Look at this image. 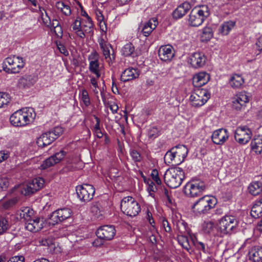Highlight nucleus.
<instances>
[{
	"label": "nucleus",
	"mask_w": 262,
	"mask_h": 262,
	"mask_svg": "<svg viewBox=\"0 0 262 262\" xmlns=\"http://www.w3.org/2000/svg\"><path fill=\"white\" fill-rule=\"evenodd\" d=\"M98 42L105 59L108 61L114 60V56L112 55V57H111L110 48H111V45L102 37L98 40Z\"/></svg>",
	"instance_id": "393cba45"
},
{
	"label": "nucleus",
	"mask_w": 262,
	"mask_h": 262,
	"mask_svg": "<svg viewBox=\"0 0 262 262\" xmlns=\"http://www.w3.org/2000/svg\"><path fill=\"white\" fill-rule=\"evenodd\" d=\"M81 99L86 106H88L90 105L91 102L89 94L88 91L85 89L82 91Z\"/></svg>",
	"instance_id": "49530a36"
},
{
	"label": "nucleus",
	"mask_w": 262,
	"mask_h": 262,
	"mask_svg": "<svg viewBox=\"0 0 262 262\" xmlns=\"http://www.w3.org/2000/svg\"><path fill=\"white\" fill-rule=\"evenodd\" d=\"M63 128L56 126L52 130L43 133L37 138L36 143L38 146L43 147L50 145L63 133Z\"/></svg>",
	"instance_id": "1a4fd4ad"
},
{
	"label": "nucleus",
	"mask_w": 262,
	"mask_h": 262,
	"mask_svg": "<svg viewBox=\"0 0 262 262\" xmlns=\"http://www.w3.org/2000/svg\"><path fill=\"white\" fill-rule=\"evenodd\" d=\"M54 33L58 37H62L63 32L61 26L54 28Z\"/></svg>",
	"instance_id": "69168bd1"
},
{
	"label": "nucleus",
	"mask_w": 262,
	"mask_h": 262,
	"mask_svg": "<svg viewBox=\"0 0 262 262\" xmlns=\"http://www.w3.org/2000/svg\"><path fill=\"white\" fill-rule=\"evenodd\" d=\"M217 203L215 198L205 195L197 201L192 206L193 211L197 214H206L212 208H214Z\"/></svg>",
	"instance_id": "39448f33"
},
{
	"label": "nucleus",
	"mask_w": 262,
	"mask_h": 262,
	"mask_svg": "<svg viewBox=\"0 0 262 262\" xmlns=\"http://www.w3.org/2000/svg\"><path fill=\"white\" fill-rule=\"evenodd\" d=\"M139 75V71L137 69L128 68L122 73L121 80L123 82L128 81L138 78Z\"/></svg>",
	"instance_id": "5701e85b"
},
{
	"label": "nucleus",
	"mask_w": 262,
	"mask_h": 262,
	"mask_svg": "<svg viewBox=\"0 0 262 262\" xmlns=\"http://www.w3.org/2000/svg\"><path fill=\"white\" fill-rule=\"evenodd\" d=\"M36 79L34 75H25L19 79L18 85L20 88H29L36 82Z\"/></svg>",
	"instance_id": "a878e982"
},
{
	"label": "nucleus",
	"mask_w": 262,
	"mask_h": 262,
	"mask_svg": "<svg viewBox=\"0 0 262 262\" xmlns=\"http://www.w3.org/2000/svg\"><path fill=\"white\" fill-rule=\"evenodd\" d=\"M162 226H163V228H164L166 232H170L171 231V228L170 226V224L168 223V222L166 220H165V219L163 220Z\"/></svg>",
	"instance_id": "680f3d73"
},
{
	"label": "nucleus",
	"mask_w": 262,
	"mask_h": 262,
	"mask_svg": "<svg viewBox=\"0 0 262 262\" xmlns=\"http://www.w3.org/2000/svg\"><path fill=\"white\" fill-rule=\"evenodd\" d=\"M210 79V75L205 72H200L194 75L192 83L195 87H201L206 84Z\"/></svg>",
	"instance_id": "4be33fe9"
},
{
	"label": "nucleus",
	"mask_w": 262,
	"mask_h": 262,
	"mask_svg": "<svg viewBox=\"0 0 262 262\" xmlns=\"http://www.w3.org/2000/svg\"><path fill=\"white\" fill-rule=\"evenodd\" d=\"M210 97L206 90H199L192 94L189 98L191 105L194 107H200L203 105Z\"/></svg>",
	"instance_id": "4468645a"
},
{
	"label": "nucleus",
	"mask_w": 262,
	"mask_h": 262,
	"mask_svg": "<svg viewBox=\"0 0 262 262\" xmlns=\"http://www.w3.org/2000/svg\"><path fill=\"white\" fill-rule=\"evenodd\" d=\"M58 48L60 51V52L63 54H64L65 56H67L69 55V52L66 48V47L62 45H59L58 46Z\"/></svg>",
	"instance_id": "338daca9"
},
{
	"label": "nucleus",
	"mask_w": 262,
	"mask_h": 262,
	"mask_svg": "<svg viewBox=\"0 0 262 262\" xmlns=\"http://www.w3.org/2000/svg\"><path fill=\"white\" fill-rule=\"evenodd\" d=\"M36 116L33 108L25 107L15 112L10 117L11 123L14 126H25L32 123Z\"/></svg>",
	"instance_id": "f257e3e1"
},
{
	"label": "nucleus",
	"mask_w": 262,
	"mask_h": 262,
	"mask_svg": "<svg viewBox=\"0 0 262 262\" xmlns=\"http://www.w3.org/2000/svg\"><path fill=\"white\" fill-rule=\"evenodd\" d=\"M99 206V204L98 202H95L93 203L91 207L92 212L98 216L99 215H102L101 211L100 210Z\"/></svg>",
	"instance_id": "09e8293b"
},
{
	"label": "nucleus",
	"mask_w": 262,
	"mask_h": 262,
	"mask_svg": "<svg viewBox=\"0 0 262 262\" xmlns=\"http://www.w3.org/2000/svg\"><path fill=\"white\" fill-rule=\"evenodd\" d=\"M235 23L232 21H228L223 23L219 29V32L222 35H227L234 27Z\"/></svg>",
	"instance_id": "4c0bfd02"
},
{
	"label": "nucleus",
	"mask_w": 262,
	"mask_h": 262,
	"mask_svg": "<svg viewBox=\"0 0 262 262\" xmlns=\"http://www.w3.org/2000/svg\"><path fill=\"white\" fill-rule=\"evenodd\" d=\"M132 160L135 162H140L142 160V156L141 154L136 149H131L129 152Z\"/></svg>",
	"instance_id": "a18cd8bd"
},
{
	"label": "nucleus",
	"mask_w": 262,
	"mask_h": 262,
	"mask_svg": "<svg viewBox=\"0 0 262 262\" xmlns=\"http://www.w3.org/2000/svg\"><path fill=\"white\" fill-rule=\"evenodd\" d=\"M158 56L162 61H170L174 56L173 47L169 45L162 46L158 50Z\"/></svg>",
	"instance_id": "aec40b11"
},
{
	"label": "nucleus",
	"mask_w": 262,
	"mask_h": 262,
	"mask_svg": "<svg viewBox=\"0 0 262 262\" xmlns=\"http://www.w3.org/2000/svg\"><path fill=\"white\" fill-rule=\"evenodd\" d=\"M184 178V172L182 168L179 167L168 169L165 172L164 180L166 185L171 188L179 187Z\"/></svg>",
	"instance_id": "f03ea898"
},
{
	"label": "nucleus",
	"mask_w": 262,
	"mask_h": 262,
	"mask_svg": "<svg viewBox=\"0 0 262 262\" xmlns=\"http://www.w3.org/2000/svg\"><path fill=\"white\" fill-rule=\"evenodd\" d=\"M251 136V130L246 126L237 127L234 134L235 140L241 144L247 143Z\"/></svg>",
	"instance_id": "dca6fc26"
},
{
	"label": "nucleus",
	"mask_w": 262,
	"mask_h": 262,
	"mask_svg": "<svg viewBox=\"0 0 262 262\" xmlns=\"http://www.w3.org/2000/svg\"><path fill=\"white\" fill-rule=\"evenodd\" d=\"M88 60L91 61H99V55L96 51H93L88 56Z\"/></svg>",
	"instance_id": "13d9d810"
},
{
	"label": "nucleus",
	"mask_w": 262,
	"mask_h": 262,
	"mask_svg": "<svg viewBox=\"0 0 262 262\" xmlns=\"http://www.w3.org/2000/svg\"><path fill=\"white\" fill-rule=\"evenodd\" d=\"M246 106L245 105H243V104L239 102V101H236L235 99L233 98L232 100V107L233 109L236 111H241L245 108Z\"/></svg>",
	"instance_id": "603ef678"
},
{
	"label": "nucleus",
	"mask_w": 262,
	"mask_h": 262,
	"mask_svg": "<svg viewBox=\"0 0 262 262\" xmlns=\"http://www.w3.org/2000/svg\"><path fill=\"white\" fill-rule=\"evenodd\" d=\"M198 249L202 250L204 253H206L208 252V248L206 247V245L202 242H199L195 246H194Z\"/></svg>",
	"instance_id": "bf43d9fd"
},
{
	"label": "nucleus",
	"mask_w": 262,
	"mask_h": 262,
	"mask_svg": "<svg viewBox=\"0 0 262 262\" xmlns=\"http://www.w3.org/2000/svg\"><path fill=\"white\" fill-rule=\"evenodd\" d=\"M25 64L23 58L15 55L10 56L5 59L3 63L4 70L9 73H18Z\"/></svg>",
	"instance_id": "0eeeda50"
},
{
	"label": "nucleus",
	"mask_w": 262,
	"mask_h": 262,
	"mask_svg": "<svg viewBox=\"0 0 262 262\" xmlns=\"http://www.w3.org/2000/svg\"><path fill=\"white\" fill-rule=\"evenodd\" d=\"M249 259L253 262H259L262 260V248L253 247L249 252Z\"/></svg>",
	"instance_id": "c756f323"
},
{
	"label": "nucleus",
	"mask_w": 262,
	"mask_h": 262,
	"mask_svg": "<svg viewBox=\"0 0 262 262\" xmlns=\"http://www.w3.org/2000/svg\"><path fill=\"white\" fill-rule=\"evenodd\" d=\"M99 61H91L89 64V70L92 73H95L96 71L99 70Z\"/></svg>",
	"instance_id": "864d4df0"
},
{
	"label": "nucleus",
	"mask_w": 262,
	"mask_h": 262,
	"mask_svg": "<svg viewBox=\"0 0 262 262\" xmlns=\"http://www.w3.org/2000/svg\"><path fill=\"white\" fill-rule=\"evenodd\" d=\"M43 222L39 218H32L26 224V228L28 231L36 232L43 228Z\"/></svg>",
	"instance_id": "b1692460"
},
{
	"label": "nucleus",
	"mask_w": 262,
	"mask_h": 262,
	"mask_svg": "<svg viewBox=\"0 0 262 262\" xmlns=\"http://www.w3.org/2000/svg\"><path fill=\"white\" fill-rule=\"evenodd\" d=\"M238 224V220L232 215H226L219 222L217 228V236H223L227 234H231L236 228Z\"/></svg>",
	"instance_id": "423d86ee"
},
{
	"label": "nucleus",
	"mask_w": 262,
	"mask_h": 262,
	"mask_svg": "<svg viewBox=\"0 0 262 262\" xmlns=\"http://www.w3.org/2000/svg\"><path fill=\"white\" fill-rule=\"evenodd\" d=\"M256 48L259 52H262V36L259 37L256 43Z\"/></svg>",
	"instance_id": "774afa93"
},
{
	"label": "nucleus",
	"mask_w": 262,
	"mask_h": 262,
	"mask_svg": "<svg viewBox=\"0 0 262 262\" xmlns=\"http://www.w3.org/2000/svg\"><path fill=\"white\" fill-rule=\"evenodd\" d=\"M17 199L16 198H12L5 202L3 203V207L4 209H8L13 205H14L17 202Z\"/></svg>",
	"instance_id": "de8ad7c7"
},
{
	"label": "nucleus",
	"mask_w": 262,
	"mask_h": 262,
	"mask_svg": "<svg viewBox=\"0 0 262 262\" xmlns=\"http://www.w3.org/2000/svg\"><path fill=\"white\" fill-rule=\"evenodd\" d=\"M9 181L7 178H0V191L5 190L9 186Z\"/></svg>",
	"instance_id": "5fc2aeb1"
},
{
	"label": "nucleus",
	"mask_w": 262,
	"mask_h": 262,
	"mask_svg": "<svg viewBox=\"0 0 262 262\" xmlns=\"http://www.w3.org/2000/svg\"><path fill=\"white\" fill-rule=\"evenodd\" d=\"M151 177L152 180L157 183V185H161V181L159 177L158 171L157 169H155L152 170Z\"/></svg>",
	"instance_id": "3c124183"
},
{
	"label": "nucleus",
	"mask_w": 262,
	"mask_h": 262,
	"mask_svg": "<svg viewBox=\"0 0 262 262\" xmlns=\"http://www.w3.org/2000/svg\"><path fill=\"white\" fill-rule=\"evenodd\" d=\"M177 223V228L181 234L177 236L178 242L184 249L190 252L191 245L188 237L185 235L187 232L185 222L183 221H179Z\"/></svg>",
	"instance_id": "2eb2a0df"
},
{
	"label": "nucleus",
	"mask_w": 262,
	"mask_h": 262,
	"mask_svg": "<svg viewBox=\"0 0 262 262\" xmlns=\"http://www.w3.org/2000/svg\"><path fill=\"white\" fill-rule=\"evenodd\" d=\"M10 98L8 94L0 93V108L7 105L10 102Z\"/></svg>",
	"instance_id": "c03bdc74"
},
{
	"label": "nucleus",
	"mask_w": 262,
	"mask_h": 262,
	"mask_svg": "<svg viewBox=\"0 0 262 262\" xmlns=\"http://www.w3.org/2000/svg\"><path fill=\"white\" fill-rule=\"evenodd\" d=\"M10 227L8 221L5 217L0 219V235L5 233Z\"/></svg>",
	"instance_id": "37998d69"
},
{
	"label": "nucleus",
	"mask_w": 262,
	"mask_h": 262,
	"mask_svg": "<svg viewBox=\"0 0 262 262\" xmlns=\"http://www.w3.org/2000/svg\"><path fill=\"white\" fill-rule=\"evenodd\" d=\"M233 98L236 101H239L243 105H245L249 101V96L247 95L246 92H241L236 95Z\"/></svg>",
	"instance_id": "a19ab883"
},
{
	"label": "nucleus",
	"mask_w": 262,
	"mask_h": 262,
	"mask_svg": "<svg viewBox=\"0 0 262 262\" xmlns=\"http://www.w3.org/2000/svg\"><path fill=\"white\" fill-rule=\"evenodd\" d=\"M148 137L150 138H155L159 135V130L157 127H152L148 131Z\"/></svg>",
	"instance_id": "6e6d98bb"
},
{
	"label": "nucleus",
	"mask_w": 262,
	"mask_h": 262,
	"mask_svg": "<svg viewBox=\"0 0 262 262\" xmlns=\"http://www.w3.org/2000/svg\"><path fill=\"white\" fill-rule=\"evenodd\" d=\"M251 148L256 153L262 152V136H258L255 137L251 142Z\"/></svg>",
	"instance_id": "e433bc0d"
},
{
	"label": "nucleus",
	"mask_w": 262,
	"mask_h": 262,
	"mask_svg": "<svg viewBox=\"0 0 262 262\" xmlns=\"http://www.w3.org/2000/svg\"><path fill=\"white\" fill-rule=\"evenodd\" d=\"M250 193L253 195H257L262 192V183L259 181H253L248 187Z\"/></svg>",
	"instance_id": "473e14b6"
},
{
	"label": "nucleus",
	"mask_w": 262,
	"mask_h": 262,
	"mask_svg": "<svg viewBox=\"0 0 262 262\" xmlns=\"http://www.w3.org/2000/svg\"><path fill=\"white\" fill-rule=\"evenodd\" d=\"M34 211L33 209L29 207H25L18 211L17 215L19 216L20 219H23L25 222V224L33 217Z\"/></svg>",
	"instance_id": "7c9ffc66"
},
{
	"label": "nucleus",
	"mask_w": 262,
	"mask_h": 262,
	"mask_svg": "<svg viewBox=\"0 0 262 262\" xmlns=\"http://www.w3.org/2000/svg\"><path fill=\"white\" fill-rule=\"evenodd\" d=\"M229 138V133L226 129L220 128L213 132L211 139L213 143L223 144Z\"/></svg>",
	"instance_id": "412c9836"
},
{
	"label": "nucleus",
	"mask_w": 262,
	"mask_h": 262,
	"mask_svg": "<svg viewBox=\"0 0 262 262\" xmlns=\"http://www.w3.org/2000/svg\"><path fill=\"white\" fill-rule=\"evenodd\" d=\"M121 52L124 56H132L135 57L137 56V53L135 52V47L131 42H128L125 44L121 49Z\"/></svg>",
	"instance_id": "f704fd0d"
},
{
	"label": "nucleus",
	"mask_w": 262,
	"mask_h": 262,
	"mask_svg": "<svg viewBox=\"0 0 262 262\" xmlns=\"http://www.w3.org/2000/svg\"><path fill=\"white\" fill-rule=\"evenodd\" d=\"M94 117L96 120V123L92 129L93 132L100 129V119L96 115H94Z\"/></svg>",
	"instance_id": "e2e57ef3"
},
{
	"label": "nucleus",
	"mask_w": 262,
	"mask_h": 262,
	"mask_svg": "<svg viewBox=\"0 0 262 262\" xmlns=\"http://www.w3.org/2000/svg\"><path fill=\"white\" fill-rule=\"evenodd\" d=\"M157 190V188L154 182L151 180H149L148 182V187L147 190L150 193V195L152 196H154V193L156 192Z\"/></svg>",
	"instance_id": "8fccbe9b"
},
{
	"label": "nucleus",
	"mask_w": 262,
	"mask_h": 262,
	"mask_svg": "<svg viewBox=\"0 0 262 262\" xmlns=\"http://www.w3.org/2000/svg\"><path fill=\"white\" fill-rule=\"evenodd\" d=\"M76 190L78 198L82 202L91 201L93 198L95 192L94 186L88 184L77 186Z\"/></svg>",
	"instance_id": "9b49d317"
},
{
	"label": "nucleus",
	"mask_w": 262,
	"mask_h": 262,
	"mask_svg": "<svg viewBox=\"0 0 262 262\" xmlns=\"http://www.w3.org/2000/svg\"><path fill=\"white\" fill-rule=\"evenodd\" d=\"M96 234L101 239L110 241L113 238L116 234V230L113 225H104L97 229Z\"/></svg>",
	"instance_id": "f3484780"
},
{
	"label": "nucleus",
	"mask_w": 262,
	"mask_h": 262,
	"mask_svg": "<svg viewBox=\"0 0 262 262\" xmlns=\"http://www.w3.org/2000/svg\"><path fill=\"white\" fill-rule=\"evenodd\" d=\"M202 230L204 233L217 235V228L212 222H204L202 224Z\"/></svg>",
	"instance_id": "c9c22d12"
},
{
	"label": "nucleus",
	"mask_w": 262,
	"mask_h": 262,
	"mask_svg": "<svg viewBox=\"0 0 262 262\" xmlns=\"http://www.w3.org/2000/svg\"><path fill=\"white\" fill-rule=\"evenodd\" d=\"M210 10L207 5H200L193 8L189 14L188 23L192 27H199L209 16Z\"/></svg>",
	"instance_id": "7ed1b4c3"
},
{
	"label": "nucleus",
	"mask_w": 262,
	"mask_h": 262,
	"mask_svg": "<svg viewBox=\"0 0 262 262\" xmlns=\"http://www.w3.org/2000/svg\"><path fill=\"white\" fill-rule=\"evenodd\" d=\"M188 150L184 145H178L167 151L164 160L168 163H171L173 161L174 164L179 165L182 163L187 157Z\"/></svg>",
	"instance_id": "20e7f679"
},
{
	"label": "nucleus",
	"mask_w": 262,
	"mask_h": 262,
	"mask_svg": "<svg viewBox=\"0 0 262 262\" xmlns=\"http://www.w3.org/2000/svg\"><path fill=\"white\" fill-rule=\"evenodd\" d=\"M122 211L128 216H136L141 211L139 203L132 196L124 197L121 202Z\"/></svg>",
	"instance_id": "6e6552de"
},
{
	"label": "nucleus",
	"mask_w": 262,
	"mask_h": 262,
	"mask_svg": "<svg viewBox=\"0 0 262 262\" xmlns=\"http://www.w3.org/2000/svg\"><path fill=\"white\" fill-rule=\"evenodd\" d=\"M93 23L91 18L87 19H82L81 30L85 35L86 33H91L93 29Z\"/></svg>",
	"instance_id": "58836bf2"
},
{
	"label": "nucleus",
	"mask_w": 262,
	"mask_h": 262,
	"mask_svg": "<svg viewBox=\"0 0 262 262\" xmlns=\"http://www.w3.org/2000/svg\"><path fill=\"white\" fill-rule=\"evenodd\" d=\"M12 262H25V258L23 256H15L10 259Z\"/></svg>",
	"instance_id": "0e129e2a"
},
{
	"label": "nucleus",
	"mask_w": 262,
	"mask_h": 262,
	"mask_svg": "<svg viewBox=\"0 0 262 262\" xmlns=\"http://www.w3.org/2000/svg\"><path fill=\"white\" fill-rule=\"evenodd\" d=\"M44 183V180L41 178L34 179L31 182L22 186L21 192L25 195H31L42 188Z\"/></svg>",
	"instance_id": "f8f14e48"
},
{
	"label": "nucleus",
	"mask_w": 262,
	"mask_h": 262,
	"mask_svg": "<svg viewBox=\"0 0 262 262\" xmlns=\"http://www.w3.org/2000/svg\"><path fill=\"white\" fill-rule=\"evenodd\" d=\"M206 59V56L204 53L202 52H195L189 56L188 62L192 67L198 69L205 66Z\"/></svg>",
	"instance_id": "6ab92c4d"
},
{
	"label": "nucleus",
	"mask_w": 262,
	"mask_h": 262,
	"mask_svg": "<svg viewBox=\"0 0 262 262\" xmlns=\"http://www.w3.org/2000/svg\"><path fill=\"white\" fill-rule=\"evenodd\" d=\"M244 82V79L242 75L236 74L232 75L229 81L230 85L234 89L242 88Z\"/></svg>",
	"instance_id": "cd10ccee"
},
{
	"label": "nucleus",
	"mask_w": 262,
	"mask_h": 262,
	"mask_svg": "<svg viewBox=\"0 0 262 262\" xmlns=\"http://www.w3.org/2000/svg\"><path fill=\"white\" fill-rule=\"evenodd\" d=\"M213 37L212 30L210 27H205L203 29L201 39L203 41H207Z\"/></svg>",
	"instance_id": "79ce46f5"
},
{
	"label": "nucleus",
	"mask_w": 262,
	"mask_h": 262,
	"mask_svg": "<svg viewBox=\"0 0 262 262\" xmlns=\"http://www.w3.org/2000/svg\"><path fill=\"white\" fill-rule=\"evenodd\" d=\"M82 19L79 17L76 18L74 22L72 24L71 27L73 31L75 32L76 34L81 38H84L85 35L81 30Z\"/></svg>",
	"instance_id": "2f4dec72"
},
{
	"label": "nucleus",
	"mask_w": 262,
	"mask_h": 262,
	"mask_svg": "<svg viewBox=\"0 0 262 262\" xmlns=\"http://www.w3.org/2000/svg\"><path fill=\"white\" fill-rule=\"evenodd\" d=\"M158 25V21L156 18H152L146 23L142 29V32L145 36H148L152 31L156 28Z\"/></svg>",
	"instance_id": "c85d7f7f"
},
{
	"label": "nucleus",
	"mask_w": 262,
	"mask_h": 262,
	"mask_svg": "<svg viewBox=\"0 0 262 262\" xmlns=\"http://www.w3.org/2000/svg\"><path fill=\"white\" fill-rule=\"evenodd\" d=\"M39 10L41 12L42 19L45 24H47L48 23V21L49 20L50 21V18L48 16L46 10L41 7H39Z\"/></svg>",
	"instance_id": "4d7b16f0"
},
{
	"label": "nucleus",
	"mask_w": 262,
	"mask_h": 262,
	"mask_svg": "<svg viewBox=\"0 0 262 262\" xmlns=\"http://www.w3.org/2000/svg\"><path fill=\"white\" fill-rule=\"evenodd\" d=\"M72 212V210L68 208L58 209L50 214V223L55 225L61 223L70 217Z\"/></svg>",
	"instance_id": "ddd939ff"
},
{
	"label": "nucleus",
	"mask_w": 262,
	"mask_h": 262,
	"mask_svg": "<svg viewBox=\"0 0 262 262\" xmlns=\"http://www.w3.org/2000/svg\"><path fill=\"white\" fill-rule=\"evenodd\" d=\"M251 215L255 219L262 216V199L256 202L253 206L251 211Z\"/></svg>",
	"instance_id": "72a5a7b5"
},
{
	"label": "nucleus",
	"mask_w": 262,
	"mask_h": 262,
	"mask_svg": "<svg viewBox=\"0 0 262 262\" xmlns=\"http://www.w3.org/2000/svg\"><path fill=\"white\" fill-rule=\"evenodd\" d=\"M66 155V152L62 150L55 153L54 155L49 157L43 162L40 166L41 169H47L54 165L55 164L59 163L63 159Z\"/></svg>",
	"instance_id": "a211bd4d"
},
{
	"label": "nucleus",
	"mask_w": 262,
	"mask_h": 262,
	"mask_svg": "<svg viewBox=\"0 0 262 262\" xmlns=\"http://www.w3.org/2000/svg\"><path fill=\"white\" fill-rule=\"evenodd\" d=\"M190 9V5L188 3H184L179 6L173 12L172 15L174 18L179 19L184 16Z\"/></svg>",
	"instance_id": "bb28decb"
},
{
	"label": "nucleus",
	"mask_w": 262,
	"mask_h": 262,
	"mask_svg": "<svg viewBox=\"0 0 262 262\" xmlns=\"http://www.w3.org/2000/svg\"><path fill=\"white\" fill-rule=\"evenodd\" d=\"M206 188L205 183L200 180H192L185 186L184 191L190 197H196L202 194Z\"/></svg>",
	"instance_id": "9d476101"
},
{
	"label": "nucleus",
	"mask_w": 262,
	"mask_h": 262,
	"mask_svg": "<svg viewBox=\"0 0 262 262\" xmlns=\"http://www.w3.org/2000/svg\"><path fill=\"white\" fill-rule=\"evenodd\" d=\"M188 233L189 234V237L191 239L192 244L194 246H195L196 244H198V243H199L200 241H199L196 235L195 234L190 233L188 232Z\"/></svg>",
	"instance_id": "052dcab7"
},
{
	"label": "nucleus",
	"mask_w": 262,
	"mask_h": 262,
	"mask_svg": "<svg viewBox=\"0 0 262 262\" xmlns=\"http://www.w3.org/2000/svg\"><path fill=\"white\" fill-rule=\"evenodd\" d=\"M56 7L66 16H69L71 14L70 7L62 2H57L56 3Z\"/></svg>",
	"instance_id": "ea45409f"
}]
</instances>
